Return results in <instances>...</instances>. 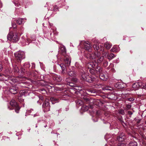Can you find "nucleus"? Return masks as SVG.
Instances as JSON below:
<instances>
[{"label": "nucleus", "instance_id": "f257e3e1", "mask_svg": "<svg viewBox=\"0 0 146 146\" xmlns=\"http://www.w3.org/2000/svg\"><path fill=\"white\" fill-rule=\"evenodd\" d=\"M100 55L101 53L98 52L94 53H88L85 55V56L88 59L92 60L94 62L97 61L98 63L102 62L103 66L106 67L108 65V62Z\"/></svg>", "mask_w": 146, "mask_h": 146}, {"label": "nucleus", "instance_id": "f03ea898", "mask_svg": "<svg viewBox=\"0 0 146 146\" xmlns=\"http://www.w3.org/2000/svg\"><path fill=\"white\" fill-rule=\"evenodd\" d=\"M96 71L97 73L100 74V79L104 80L106 81L108 78V76L107 73L103 71L102 69L100 67H98L96 68Z\"/></svg>", "mask_w": 146, "mask_h": 146}, {"label": "nucleus", "instance_id": "7ed1b4c3", "mask_svg": "<svg viewBox=\"0 0 146 146\" xmlns=\"http://www.w3.org/2000/svg\"><path fill=\"white\" fill-rule=\"evenodd\" d=\"M81 77L83 80L89 82H92L95 79L94 76L91 77L90 76L88 75L85 72L82 73Z\"/></svg>", "mask_w": 146, "mask_h": 146}, {"label": "nucleus", "instance_id": "20e7f679", "mask_svg": "<svg viewBox=\"0 0 146 146\" xmlns=\"http://www.w3.org/2000/svg\"><path fill=\"white\" fill-rule=\"evenodd\" d=\"M7 38L9 40L16 42L18 40L19 37L16 33L13 34L11 32L8 35Z\"/></svg>", "mask_w": 146, "mask_h": 146}, {"label": "nucleus", "instance_id": "39448f33", "mask_svg": "<svg viewBox=\"0 0 146 146\" xmlns=\"http://www.w3.org/2000/svg\"><path fill=\"white\" fill-rule=\"evenodd\" d=\"M125 138L126 137L123 133H121L117 137V140L120 142L118 143V146H124V143L121 142L124 141Z\"/></svg>", "mask_w": 146, "mask_h": 146}, {"label": "nucleus", "instance_id": "423d86ee", "mask_svg": "<svg viewBox=\"0 0 146 146\" xmlns=\"http://www.w3.org/2000/svg\"><path fill=\"white\" fill-rule=\"evenodd\" d=\"M14 55L16 59L18 60L21 61L25 58L24 53L23 51H19L17 52L14 54Z\"/></svg>", "mask_w": 146, "mask_h": 146}, {"label": "nucleus", "instance_id": "0eeeda50", "mask_svg": "<svg viewBox=\"0 0 146 146\" xmlns=\"http://www.w3.org/2000/svg\"><path fill=\"white\" fill-rule=\"evenodd\" d=\"M82 43L84 44V48L87 51L91 52L92 51V45L88 42L83 41Z\"/></svg>", "mask_w": 146, "mask_h": 146}, {"label": "nucleus", "instance_id": "6e6552de", "mask_svg": "<svg viewBox=\"0 0 146 146\" xmlns=\"http://www.w3.org/2000/svg\"><path fill=\"white\" fill-rule=\"evenodd\" d=\"M102 57L104 58V57L106 58H108V59L110 60H111L115 57L114 54L112 53L109 54L108 52H104L102 54Z\"/></svg>", "mask_w": 146, "mask_h": 146}, {"label": "nucleus", "instance_id": "1a4fd4ad", "mask_svg": "<svg viewBox=\"0 0 146 146\" xmlns=\"http://www.w3.org/2000/svg\"><path fill=\"white\" fill-rule=\"evenodd\" d=\"M10 105L13 107L15 108V111L17 113L19 112L20 108L18 106L17 102L14 100H12L10 103Z\"/></svg>", "mask_w": 146, "mask_h": 146}, {"label": "nucleus", "instance_id": "9d476101", "mask_svg": "<svg viewBox=\"0 0 146 146\" xmlns=\"http://www.w3.org/2000/svg\"><path fill=\"white\" fill-rule=\"evenodd\" d=\"M42 108L44 112L50 110V106L48 100H45L42 105Z\"/></svg>", "mask_w": 146, "mask_h": 146}, {"label": "nucleus", "instance_id": "9b49d317", "mask_svg": "<svg viewBox=\"0 0 146 146\" xmlns=\"http://www.w3.org/2000/svg\"><path fill=\"white\" fill-rule=\"evenodd\" d=\"M93 47L95 50H99L101 51H103L104 50V47L101 45H99L98 43L94 45Z\"/></svg>", "mask_w": 146, "mask_h": 146}, {"label": "nucleus", "instance_id": "f8f14e48", "mask_svg": "<svg viewBox=\"0 0 146 146\" xmlns=\"http://www.w3.org/2000/svg\"><path fill=\"white\" fill-rule=\"evenodd\" d=\"M97 64L96 61L94 62H90L88 63L87 64V66L89 69H92V68H94L96 67Z\"/></svg>", "mask_w": 146, "mask_h": 146}, {"label": "nucleus", "instance_id": "ddd939ff", "mask_svg": "<svg viewBox=\"0 0 146 146\" xmlns=\"http://www.w3.org/2000/svg\"><path fill=\"white\" fill-rule=\"evenodd\" d=\"M126 84L123 83H118L115 85V86L118 88H123L126 86Z\"/></svg>", "mask_w": 146, "mask_h": 146}, {"label": "nucleus", "instance_id": "4468645a", "mask_svg": "<svg viewBox=\"0 0 146 146\" xmlns=\"http://www.w3.org/2000/svg\"><path fill=\"white\" fill-rule=\"evenodd\" d=\"M17 88L14 86H12L10 88L9 91L11 93L15 94L17 92Z\"/></svg>", "mask_w": 146, "mask_h": 146}, {"label": "nucleus", "instance_id": "2eb2a0df", "mask_svg": "<svg viewBox=\"0 0 146 146\" xmlns=\"http://www.w3.org/2000/svg\"><path fill=\"white\" fill-rule=\"evenodd\" d=\"M64 62L65 65L69 66L70 65L71 63V59L69 57H66L64 59Z\"/></svg>", "mask_w": 146, "mask_h": 146}, {"label": "nucleus", "instance_id": "dca6fc26", "mask_svg": "<svg viewBox=\"0 0 146 146\" xmlns=\"http://www.w3.org/2000/svg\"><path fill=\"white\" fill-rule=\"evenodd\" d=\"M68 74L70 76H75L76 75V73L73 69L72 70L70 69L69 70L68 72Z\"/></svg>", "mask_w": 146, "mask_h": 146}, {"label": "nucleus", "instance_id": "f3484780", "mask_svg": "<svg viewBox=\"0 0 146 146\" xmlns=\"http://www.w3.org/2000/svg\"><path fill=\"white\" fill-rule=\"evenodd\" d=\"M53 79L57 82H60L61 81L62 79L60 76L54 75L53 76Z\"/></svg>", "mask_w": 146, "mask_h": 146}, {"label": "nucleus", "instance_id": "a211bd4d", "mask_svg": "<svg viewBox=\"0 0 146 146\" xmlns=\"http://www.w3.org/2000/svg\"><path fill=\"white\" fill-rule=\"evenodd\" d=\"M50 100L53 104L58 102L59 101L58 99L54 97H51L50 98Z\"/></svg>", "mask_w": 146, "mask_h": 146}, {"label": "nucleus", "instance_id": "6ab92c4d", "mask_svg": "<svg viewBox=\"0 0 146 146\" xmlns=\"http://www.w3.org/2000/svg\"><path fill=\"white\" fill-rule=\"evenodd\" d=\"M141 83L140 82H136L134 83L132 85V87L134 88H135L136 89H138L139 88V84L141 85Z\"/></svg>", "mask_w": 146, "mask_h": 146}, {"label": "nucleus", "instance_id": "aec40b11", "mask_svg": "<svg viewBox=\"0 0 146 146\" xmlns=\"http://www.w3.org/2000/svg\"><path fill=\"white\" fill-rule=\"evenodd\" d=\"M119 50V47L116 46H114L111 49V51L112 52H117Z\"/></svg>", "mask_w": 146, "mask_h": 146}, {"label": "nucleus", "instance_id": "412c9836", "mask_svg": "<svg viewBox=\"0 0 146 146\" xmlns=\"http://www.w3.org/2000/svg\"><path fill=\"white\" fill-rule=\"evenodd\" d=\"M61 67L62 69V71L61 72V74H64L65 73V66H64V64H58Z\"/></svg>", "mask_w": 146, "mask_h": 146}, {"label": "nucleus", "instance_id": "4be33fe9", "mask_svg": "<svg viewBox=\"0 0 146 146\" xmlns=\"http://www.w3.org/2000/svg\"><path fill=\"white\" fill-rule=\"evenodd\" d=\"M112 44L109 42H106L104 44L105 47L107 49H109L111 46Z\"/></svg>", "mask_w": 146, "mask_h": 146}, {"label": "nucleus", "instance_id": "5701e85b", "mask_svg": "<svg viewBox=\"0 0 146 146\" xmlns=\"http://www.w3.org/2000/svg\"><path fill=\"white\" fill-rule=\"evenodd\" d=\"M89 69V71L91 74L92 75V76L90 75L91 77H92V76H94L95 77H96V76H95V72L94 70L93 69Z\"/></svg>", "mask_w": 146, "mask_h": 146}, {"label": "nucleus", "instance_id": "b1692460", "mask_svg": "<svg viewBox=\"0 0 146 146\" xmlns=\"http://www.w3.org/2000/svg\"><path fill=\"white\" fill-rule=\"evenodd\" d=\"M128 146H137V144L135 141H132L129 143Z\"/></svg>", "mask_w": 146, "mask_h": 146}, {"label": "nucleus", "instance_id": "393cba45", "mask_svg": "<svg viewBox=\"0 0 146 146\" xmlns=\"http://www.w3.org/2000/svg\"><path fill=\"white\" fill-rule=\"evenodd\" d=\"M24 19L19 18L17 20V23L19 25L25 22L23 21Z\"/></svg>", "mask_w": 146, "mask_h": 146}, {"label": "nucleus", "instance_id": "a878e982", "mask_svg": "<svg viewBox=\"0 0 146 146\" xmlns=\"http://www.w3.org/2000/svg\"><path fill=\"white\" fill-rule=\"evenodd\" d=\"M76 103L77 105L79 106H81L83 104V102L82 100H78L76 101Z\"/></svg>", "mask_w": 146, "mask_h": 146}, {"label": "nucleus", "instance_id": "bb28decb", "mask_svg": "<svg viewBox=\"0 0 146 146\" xmlns=\"http://www.w3.org/2000/svg\"><path fill=\"white\" fill-rule=\"evenodd\" d=\"M60 50L62 52V54H64L66 53V49L64 46H62L60 48Z\"/></svg>", "mask_w": 146, "mask_h": 146}, {"label": "nucleus", "instance_id": "cd10ccee", "mask_svg": "<svg viewBox=\"0 0 146 146\" xmlns=\"http://www.w3.org/2000/svg\"><path fill=\"white\" fill-rule=\"evenodd\" d=\"M14 71L15 72H18L19 70L16 65H14L13 66Z\"/></svg>", "mask_w": 146, "mask_h": 146}, {"label": "nucleus", "instance_id": "c85d7f7f", "mask_svg": "<svg viewBox=\"0 0 146 146\" xmlns=\"http://www.w3.org/2000/svg\"><path fill=\"white\" fill-rule=\"evenodd\" d=\"M30 66V65L29 62L25 63L24 65V68H29Z\"/></svg>", "mask_w": 146, "mask_h": 146}, {"label": "nucleus", "instance_id": "c756f323", "mask_svg": "<svg viewBox=\"0 0 146 146\" xmlns=\"http://www.w3.org/2000/svg\"><path fill=\"white\" fill-rule=\"evenodd\" d=\"M82 109L84 111H87L88 109V107L87 106H84L82 107Z\"/></svg>", "mask_w": 146, "mask_h": 146}, {"label": "nucleus", "instance_id": "7c9ffc66", "mask_svg": "<svg viewBox=\"0 0 146 146\" xmlns=\"http://www.w3.org/2000/svg\"><path fill=\"white\" fill-rule=\"evenodd\" d=\"M119 112L120 114L122 115H124L125 114L124 110H119Z\"/></svg>", "mask_w": 146, "mask_h": 146}, {"label": "nucleus", "instance_id": "2f4dec72", "mask_svg": "<svg viewBox=\"0 0 146 146\" xmlns=\"http://www.w3.org/2000/svg\"><path fill=\"white\" fill-rule=\"evenodd\" d=\"M105 89L106 90L112 91L113 90V89L112 88L107 87L105 88Z\"/></svg>", "mask_w": 146, "mask_h": 146}, {"label": "nucleus", "instance_id": "473e14b6", "mask_svg": "<svg viewBox=\"0 0 146 146\" xmlns=\"http://www.w3.org/2000/svg\"><path fill=\"white\" fill-rule=\"evenodd\" d=\"M140 82L141 83V85L139 84V88H141L143 89V83H142L141 82Z\"/></svg>", "mask_w": 146, "mask_h": 146}, {"label": "nucleus", "instance_id": "72a5a7b5", "mask_svg": "<svg viewBox=\"0 0 146 146\" xmlns=\"http://www.w3.org/2000/svg\"><path fill=\"white\" fill-rule=\"evenodd\" d=\"M12 27L14 28H15L16 27V25L15 23H12Z\"/></svg>", "mask_w": 146, "mask_h": 146}, {"label": "nucleus", "instance_id": "f704fd0d", "mask_svg": "<svg viewBox=\"0 0 146 146\" xmlns=\"http://www.w3.org/2000/svg\"><path fill=\"white\" fill-rule=\"evenodd\" d=\"M128 100L130 102H133L134 100V99L132 98H128Z\"/></svg>", "mask_w": 146, "mask_h": 146}, {"label": "nucleus", "instance_id": "c9c22d12", "mask_svg": "<svg viewBox=\"0 0 146 146\" xmlns=\"http://www.w3.org/2000/svg\"><path fill=\"white\" fill-rule=\"evenodd\" d=\"M69 84H68V85H69L70 86H74V85L72 83H69Z\"/></svg>", "mask_w": 146, "mask_h": 146}, {"label": "nucleus", "instance_id": "e433bc0d", "mask_svg": "<svg viewBox=\"0 0 146 146\" xmlns=\"http://www.w3.org/2000/svg\"><path fill=\"white\" fill-rule=\"evenodd\" d=\"M126 107L128 109H129L131 108V106L129 104H127L126 105Z\"/></svg>", "mask_w": 146, "mask_h": 146}, {"label": "nucleus", "instance_id": "4c0bfd02", "mask_svg": "<svg viewBox=\"0 0 146 146\" xmlns=\"http://www.w3.org/2000/svg\"><path fill=\"white\" fill-rule=\"evenodd\" d=\"M143 89H145L146 88V84L143 83Z\"/></svg>", "mask_w": 146, "mask_h": 146}, {"label": "nucleus", "instance_id": "58836bf2", "mask_svg": "<svg viewBox=\"0 0 146 146\" xmlns=\"http://www.w3.org/2000/svg\"><path fill=\"white\" fill-rule=\"evenodd\" d=\"M84 100L86 102H88L89 101V98H85L84 99Z\"/></svg>", "mask_w": 146, "mask_h": 146}, {"label": "nucleus", "instance_id": "ea45409f", "mask_svg": "<svg viewBox=\"0 0 146 146\" xmlns=\"http://www.w3.org/2000/svg\"><path fill=\"white\" fill-rule=\"evenodd\" d=\"M128 113L129 115H131L133 114V113L130 111H128Z\"/></svg>", "mask_w": 146, "mask_h": 146}, {"label": "nucleus", "instance_id": "a19ab883", "mask_svg": "<svg viewBox=\"0 0 146 146\" xmlns=\"http://www.w3.org/2000/svg\"><path fill=\"white\" fill-rule=\"evenodd\" d=\"M119 120L121 122H123V119H122V118H119Z\"/></svg>", "mask_w": 146, "mask_h": 146}, {"label": "nucleus", "instance_id": "79ce46f5", "mask_svg": "<svg viewBox=\"0 0 146 146\" xmlns=\"http://www.w3.org/2000/svg\"><path fill=\"white\" fill-rule=\"evenodd\" d=\"M108 134H106V135L105 136V138H106V141H107V139H108Z\"/></svg>", "mask_w": 146, "mask_h": 146}, {"label": "nucleus", "instance_id": "37998d69", "mask_svg": "<svg viewBox=\"0 0 146 146\" xmlns=\"http://www.w3.org/2000/svg\"><path fill=\"white\" fill-rule=\"evenodd\" d=\"M2 68L1 65L0 64V71H1L2 70Z\"/></svg>", "mask_w": 146, "mask_h": 146}, {"label": "nucleus", "instance_id": "c03bdc74", "mask_svg": "<svg viewBox=\"0 0 146 146\" xmlns=\"http://www.w3.org/2000/svg\"><path fill=\"white\" fill-rule=\"evenodd\" d=\"M34 117H35V116H38L39 115V114H38V113H36V114H34Z\"/></svg>", "mask_w": 146, "mask_h": 146}, {"label": "nucleus", "instance_id": "a18cd8bd", "mask_svg": "<svg viewBox=\"0 0 146 146\" xmlns=\"http://www.w3.org/2000/svg\"><path fill=\"white\" fill-rule=\"evenodd\" d=\"M111 71L113 72H114L115 71V70L113 68H112L111 69Z\"/></svg>", "mask_w": 146, "mask_h": 146}, {"label": "nucleus", "instance_id": "49530a36", "mask_svg": "<svg viewBox=\"0 0 146 146\" xmlns=\"http://www.w3.org/2000/svg\"><path fill=\"white\" fill-rule=\"evenodd\" d=\"M29 44V43L28 42H27V43H25V45H28Z\"/></svg>", "mask_w": 146, "mask_h": 146}, {"label": "nucleus", "instance_id": "de8ad7c7", "mask_svg": "<svg viewBox=\"0 0 146 146\" xmlns=\"http://www.w3.org/2000/svg\"><path fill=\"white\" fill-rule=\"evenodd\" d=\"M3 75L2 74H1L0 73V76H2Z\"/></svg>", "mask_w": 146, "mask_h": 146}, {"label": "nucleus", "instance_id": "09e8293b", "mask_svg": "<svg viewBox=\"0 0 146 146\" xmlns=\"http://www.w3.org/2000/svg\"><path fill=\"white\" fill-rule=\"evenodd\" d=\"M112 66H113V64H110V66L112 67Z\"/></svg>", "mask_w": 146, "mask_h": 146}, {"label": "nucleus", "instance_id": "8fccbe9b", "mask_svg": "<svg viewBox=\"0 0 146 146\" xmlns=\"http://www.w3.org/2000/svg\"><path fill=\"white\" fill-rule=\"evenodd\" d=\"M113 140H112V141H111V143H112V144H113Z\"/></svg>", "mask_w": 146, "mask_h": 146}, {"label": "nucleus", "instance_id": "3c124183", "mask_svg": "<svg viewBox=\"0 0 146 146\" xmlns=\"http://www.w3.org/2000/svg\"><path fill=\"white\" fill-rule=\"evenodd\" d=\"M107 68H108V70H109V69H110V67H108Z\"/></svg>", "mask_w": 146, "mask_h": 146}, {"label": "nucleus", "instance_id": "603ef678", "mask_svg": "<svg viewBox=\"0 0 146 146\" xmlns=\"http://www.w3.org/2000/svg\"><path fill=\"white\" fill-rule=\"evenodd\" d=\"M8 108L9 109V110H12V109H11V108H9V107H8Z\"/></svg>", "mask_w": 146, "mask_h": 146}, {"label": "nucleus", "instance_id": "864d4df0", "mask_svg": "<svg viewBox=\"0 0 146 146\" xmlns=\"http://www.w3.org/2000/svg\"><path fill=\"white\" fill-rule=\"evenodd\" d=\"M46 126H47V125H45V126H44V127H46Z\"/></svg>", "mask_w": 146, "mask_h": 146}, {"label": "nucleus", "instance_id": "5fc2aeb1", "mask_svg": "<svg viewBox=\"0 0 146 146\" xmlns=\"http://www.w3.org/2000/svg\"><path fill=\"white\" fill-rule=\"evenodd\" d=\"M37 127V126L36 125V127Z\"/></svg>", "mask_w": 146, "mask_h": 146}, {"label": "nucleus", "instance_id": "6e6d98bb", "mask_svg": "<svg viewBox=\"0 0 146 146\" xmlns=\"http://www.w3.org/2000/svg\"><path fill=\"white\" fill-rule=\"evenodd\" d=\"M31 111H33V110H31Z\"/></svg>", "mask_w": 146, "mask_h": 146}]
</instances>
